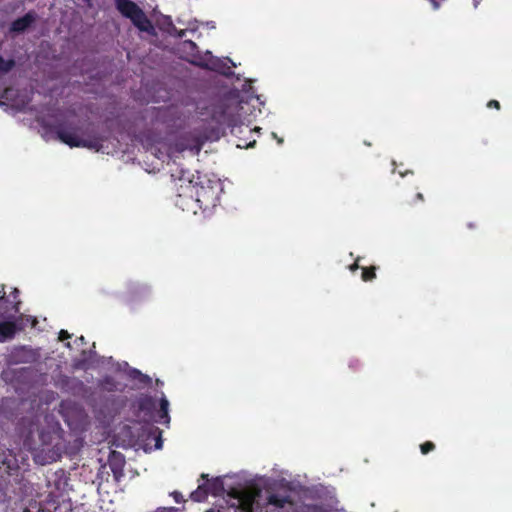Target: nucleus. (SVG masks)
<instances>
[{
    "label": "nucleus",
    "mask_w": 512,
    "mask_h": 512,
    "mask_svg": "<svg viewBox=\"0 0 512 512\" xmlns=\"http://www.w3.org/2000/svg\"><path fill=\"white\" fill-rule=\"evenodd\" d=\"M179 187L177 188L178 198H188L192 204L198 206L203 212L215 208L220 202V194L223 190L219 179H211L207 175L198 176L197 181L179 178Z\"/></svg>",
    "instance_id": "obj_1"
},
{
    "label": "nucleus",
    "mask_w": 512,
    "mask_h": 512,
    "mask_svg": "<svg viewBox=\"0 0 512 512\" xmlns=\"http://www.w3.org/2000/svg\"><path fill=\"white\" fill-rule=\"evenodd\" d=\"M89 123L86 128L74 120H65L53 126V131L57 138L71 148H87L100 151L103 148L105 138L89 129Z\"/></svg>",
    "instance_id": "obj_2"
},
{
    "label": "nucleus",
    "mask_w": 512,
    "mask_h": 512,
    "mask_svg": "<svg viewBox=\"0 0 512 512\" xmlns=\"http://www.w3.org/2000/svg\"><path fill=\"white\" fill-rule=\"evenodd\" d=\"M117 10L142 32L154 34L155 29L145 12L131 0H116Z\"/></svg>",
    "instance_id": "obj_3"
},
{
    "label": "nucleus",
    "mask_w": 512,
    "mask_h": 512,
    "mask_svg": "<svg viewBox=\"0 0 512 512\" xmlns=\"http://www.w3.org/2000/svg\"><path fill=\"white\" fill-rule=\"evenodd\" d=\"M239 103L236 101H223L214 111V117L221 124L232 126L237 120Z\"/></svg>",
    "instance_id": "obj_4"
},
{
    "label": "nucleus",
    "mask_w": 512,
    "mask_h": 512,
    "mask_svg": "<svg viewBox=\"0 0 512 512\" xmlns=\"http://www.w3.org/2000/svg\"><path fill=\"white\" fill-rule=\"evenodd\" d=\"M38 359V351L26 345L14 347L9 354V363L15 365L32 364L36 362Z\"/></svg>",
    "instance_id": "obj_5"
},
{
    "label": "nucleus",
    "mask_w": 512,
    "mask_h": 512,
    "mask_svg": "<svg viewBox=\"0 0 512 512\" xmlns=\"http://www.w3.org/2000/svg\"><path fill=\"white\" fill-rule=\"evenodd\" d=\"M23 317H9L0 322V343H4L15 337L16 333L24 329Z\"/></svg>",
    "instance_id": "obj_6"
},
{
    "label": "nucleus",
    "mask_w": 512,
    "mask_h": 512,
    "mask_svg": "<svg viewBox=\"0 0 512 512\" xmlns=\"http://www.w3.org/2000/svg\"><path fill=\"white\" fill-rule=\"evenodd\" d=\"M37 18V14L34 11L27 12L24 16L17 18L10 24V32L22 33L26 31Z\"/></svg>",
    "instance_id": "obj_7"
},
{
    "label": "nucleus",
    "mask_w": 512,
    "mask_h": 512,
    "mask_svg": "<svg viewBox=\"0 0 512 512\" xmlns=\"http://www.w3.org/2000/svg\"><path fill=\"white\" fill-rule=\"evenodd\" d=\"M201 478L206 479V483L204 484L206 485L209 494L213 496H221L224 493V481L221 477L209 480L207 474H202Z\"/></svg>",
    "instance_id": "obj_8"
},
{
    "label": "nucleus",
    "mask_w": 512,
    "mask_h": 512,
    "mask_svg": "<svg viewBox=\"0 0 512 512\" xmlns=\"http://www.w3.org/2000/svg\"><path fill=\"white\" fill-rule=\"evenodd\" d=\"M108 463L116 479L123 475L125 460L122 454L113 451L109 457Z\"/></svg>",
    "instance_id": "obj_9"
},
{
    "label": "nucleus",
    "mask_w": 512,
    "mask_h": 512,
    "mask_svg": "<svg viewBox=\"0 0 512 512\" xmlns=\"http://www.w3.org/2000/svg\"><path fill=\"white\" fill-rule=\"evenodd\" d=\"M239 506L242 512H258L256 506V496L251 493H241L238 496Z\"/></svg>",
    "instance_id": "obj_10"
},
{
    "label": "nucleus",
    "mask_w": 512,
    "mask_h": 512,
    "mask_svg": "<svg viewBox=\"0 0 512 512\" xmlns=\"http://www.w3.org/2000/svg\"><path fill=\"white\" fill-rule=\"evenodd\" d=\"M138 409L142 412H145L146 414L153 415V412L156 410V400L149 396V395H143L141 396L138 401Z\"/></svg>",
    "instance_id": "obj_11"
},
{
    "label": "nucleus",
    "mask_w": 512,
    "mask_h": 512,
    "mask_svg": "<svg viewBox=\"0 0 512 512\" xmlns=\"http://www.w3.org/2000/svg\"><path fill=\"white\" fill-rule=\"evenodd\" d=\"M267 503L276 508H284L287 504L292 505L293 501L290 496H281L278 494H271L267 498Z\"/></svg>",
    "instance_id": "obj_12"
},
{
    "label": "nucleus",
    "mask_w": 512,
    "mask_h": 512,
    "mask_svg": "<svg viewBox=\"0 0 512 512\" xmlns=\"http://www.w3.org/2000/svg\"><path fill=\"white\" fill-rule=\"evenodd\" d=\"M169 402L165 396L160 399V409L157 412L156 421L161 424H169L170 416L168 413Z\"/></svg>",
    "instance_id": "obj_13"
},
{
    "label": "nucleus",
    "mask_w": 512,
    "mask_h": 512,
    "mask_svg": "<svg viewBox=\"0 0 512 512\" xmlns=\"http://www.w3.org/2000/svg\"><path fill=\"white\" fill-rule=\"evenodd\" d=\"M209 495L205 484L199 485L198 488L190 495L191 499L196 502H201Z\"/></svg>",
    "instance_id": "obj_14"
},
{
    "label": "nucleus",
    "mask_w": 512,
    "mask_h": 512,
    "mask_svg": "<svg viewBox=\"0 0 512 512\" xmlns=\"http://www.w3.org/2000/svg\"><path fill=\"white\" fill-rule=\"evenodd\" d=\"M361 269H362L361 279L364 282H369L376 278V270H377L376 266L362 267Z\"/></svg>",
    "instance_id": "obj_15"
},
{
    "label": "nucleus",
    "mask_w": 512,
    "mask_h": 512,
    "mask_svg": "<svg viewBox=\"0 0 512 512\" xmlns=\"http://www.w3.org/2000/svg\"><path fill=\"white\" fill-rule=\"evenodd\" d=\"M15 60L14 59H4L2 56H0V75H4L8 72H10L15 67Z\"/></svg>",
    "instance_id": "obj_16"
},
{
    "label": "nucleus",
    "mask_w": 512,
    "mask_h": 512,
    "mask_svg": "<svg viewBox=\"0 0 512 512\" xmlns=\"http://www.w3.org/2000/svg\"><path fill=\"white\" fill-rule=\"evenodd\" d=\"M220 64H222V62L219 61V60L217 62H215V63H212L211 65H208V64H205V63H202V62L198 63V65L201 66V67H205V68H208V69H211V70L220 71L221 73L227 75L228 72L224 71Z\"/></svg>",
    "instance_id": "obj_17"
},
{
    "label": "nucleus",
    "mask_w": 512,
    "mask_h": 512,
    "mask_svg": "<svg viewBox=\"0 0 512 512\" xmlns=\"http://www.w3.org/2000/svg\"><path fill=\"white\" fill-rule=\"evenodd\" d=\"M435 449V444L431 441H426L420 445L421 453L426 455Z\"/></svg>",
    "instance_id": "obj_18"
},
{
    "label": "nucleus",
    "mask_w": 512,
    "mask_h": 512,
    "mask_svg": "<svg viewBox=\"0 0 512 512\" xmlns=\"http://www.w3.org/2000/svg\"><path fill=\"white\" fill-rule=\"evenodd\" d=\"M184 204L187 206V209H192L193 213H196V210H194V209L197 206L192 204V201L190 199L182 197L177 200V205H184Z\"/></svg>",
    "instance_id": "obj_19"
},
{
    "label": "nucleus",
    "mask_w": 512,
    "mask_h": 512,
    "mask_svg": "<svg viewBox=\"0 0 512 512\" xmlns=\"http://www.w3.org/2000/svg\"><path fill=\"white\" fill-rule=\"evenodd\" d=\"M154 440H155V448L161 449L163 442H162L161 431L158 428L155 429Z\"/></svg>",
    "instance_id": "obj_20"
},
{
    "label": "nucleus",
    "mask_w": 512,
    "mask_h": 512,
    "mask_svg": "<svg viewBox=\"0 0 512 512\" xmlns=\"http://www.w3.org/2000/svg\"><path fill=\"white\" fill-rule=\"evenodd\" d=\"M202 142L199 139H194V143L189 147L191 151H194L195 154H198L202 149Z\"/></svg>",
    "instance_id": "obj_21"
},
{
    "label": "nucleus",
    "mask_w": 512,
    "mask_h": 512,
    "mask_svg": "<svg viewBox=\"0 0 512 512\" xmlns=\"http://www.w3.org/2000/svg\"><path fill=\"white\" fill-rule=\"evenodd\" d=\"M69 338H71V335L68 333V331H66V330H61V331L59 332V340H60V341L67 340V339H69Z\"/></svg>",
    "instance_id": "obj_22"
},
{
    "label": "nucleus",
    "mask_w": 512,
    "mask_h": 512,
    "mask_svg": "<svg viewBox=\"0 0 512 512\" xmlns=\"http://www.w3.org/2000/svg\"><path fill=\"white\" fill-rule=\"evenodd\" d=\"M487 107L488 108H495V109L499 110L500 109V103L497 100H490L487 103Z\"/></svg>",
    "instance_id": "obj_23"
},
{
    "label": "nucleus",
    "mask_w": 512,
    "mask_h": 512,
    "mask_svg": "<svg viewBox=\"0 0 512 512\" xmlns=\"http://www.w3.org/2000/svg\"><path fill=\"white\" fill-rule=\"evenodd\" d=\"M424 202V196L422 193L418 192L416 195H415V198L413 201L409 202L410 205L416 203V202Z\"/></svg>",
    "instance_id": "obj_24"
},
{
    "label": "nucleus",
    "mask_w": 512,
    "mask_h": 512,
    "mask_svg": "<svg viewBox=\"0 0 512 512\" xmlns=\"http://www.w3.org/2000/svg\"><path fill=\"white\" fill-rule=\"evenodd\" d=\"M225 511H226V508H224V507H212L209 510H207L206 512H225Z\"/></svg>",
    "instance_id": "obj_25"
},
{
    "label": "nucleus",
    "mask_w": 512,
    "mask_h": 512,
    "mask_svg": "<svg viewBox=\"0 0 512 512\" xmlns=\"http://www.w3.org/2000/svg\"><path fill=\"white\" fill-rule=\"evenodd\" d=\"M5 286L4 285H1L0 287V303L2 301H6V298H5Z\"/></svg>",
    "instance_id": "obj_26"
},
{
    "label": "nucleus",
    "mask_w": 512,
    "mask_h": 512,
    "mask_svg": "<svg viewBox=\"0 0 512 512\" xmlns=\"http://www.w3.org/2000/svg\"><path fill=\"white\" fill-rule=\"evenodd\" d=\"M359 260H360V258H357L356 261L352 265H350L349 268L352 272H354L355 270H357L360 267L358 264Z\"/></svg>",
    "instance_id": "obj_27"
},
{
    "label": "nucleus",
    "mask_w": 512,
    "mask_h": 512,
    "mask_svg": "<svg viewBox=\"0 0 512 512\" xmlns=\"http://www.w3.org/2000/svg\"><path fill=\"white\" fill-rule=\"evenodd\" d=\"M308 509L313 511V512H322L323 511L322 508L320 506H317V505L310 506Z\"/></svg>",
    "instance_id": "obj_28"
},
{
    "label": "nucleus",
    "mask_w": 512,
    "mask_h": 512,
    "mask_svg": "<svg viewBox=\"0 0 512 512\" xmlns=\"http://www.w3.org/2000/svg\"><path fill=\"white\" fill-rule=\"evenodd\" d=\"M20 304H21V302H20V301H17V302H15V303L13 304V309H14V312H15V313H18V312H19V310H20Z\"/></svg>",
    "instance_id": "obj_29"
},
{
    "label": "nucleus",
    "mask_w": 512,
    "mask_h": 512,
    "mask_svg": "<svg viewBox=\"0 0 512 512\" xmlns=\"http://www.w3.org/2000/svg\"><path fill=\"white\" fill-rule=\"evenodd\" d=\"M173 495H174L175 501L177 503H179L180 502L179 498L181 497V494L179 492H174Z\"/></svg>",
    "instance_id": "obj_30"
},
{
    "label": "nucleus",
    "mask_w": 512,
    "mask_h": 512,
    "mask_svg": "<svg viewBox=\"0 0 512 512\" xmlns=\"http://www.w3.org/2000/svg\"><path fill=\"white\" fill-rule=\"evenodd\" d=\"M12 294H13V298L16 299L18 297V295H19V290L17 288H15L13 290Z\"/></svg>",
    "instance_id": "obj_31"
},
{
    "label": "nucleus",
    "mask_w": 512,
    "mask_h": 512,
    "mask_svg": "<svg viewBox=\"0 0 512 512\" xmlns=\"http://www.w3.org/2000/svg\"><path fill=\"white\" fill-rule=\"evenodd\" d=\"M359 365L358 361H355V364L351 363L350 367L356 369V367Z\"/></svg>",
    "instance_id": "obj_32"
},
{
    "label": "nucleus",
    "mask_w": 512,
    "mask_h": 512,
    "mask_svg": "<svg viewBox=\"0 0 512 512\" xmlns=\"http://www.w3.org/2000/svg\"><path fill=\"white\" fill-rule=\"evenodd\" d=\"M188 44H189L191 47H193V48H195V47H196V44H195L193 41H189V42H188Z\"/></svg>",
    "instance_id": "obj_33"
},
{
    "label": "nucleus",
    "mask_w": 512,
    "mask_h": 512,
    "mask_svg": "<svg viewBox=\"0 0 512 512\" xmlns=\"http://www.w3.org/2000/svg\"><path fill=\"white\" fill-rule=\"evenodd\" d=\"M430 1L433 2L435 8L439 7L438 3L435 0H430Z\"/></svg>",
    "instance_id": "obj_34"
},
{
    "label": "nucleus",
    "mask_w": 512,
    "mask_h": 512,
    "mask_svg": "<svg viewBox=\"0 0 512 512\" xmlns=\"http://www.w3.org/2000/svg\"><path fill=\"white\" fill-rule=\"evenodd\" d=\"M79 339H80V342L84 341V337L83 336H81Z\"/></svg>",
    "instance_id": "obj_35"
},
{
    "label": "nucleus",
    "mask_w": 512,
    "mask_h": 512,
    "mask_svg": "<svg viewBox=\"0 0 512 512\" xmlns=\"http://www.w3.org/2000/svg\"><path fill=\"white\" fill-rule=\"evenodd\" d=\"M23 512H31L29 509H25Z\"/></svg>",
    "instance_id": "obj_36"
}]
</instances>
